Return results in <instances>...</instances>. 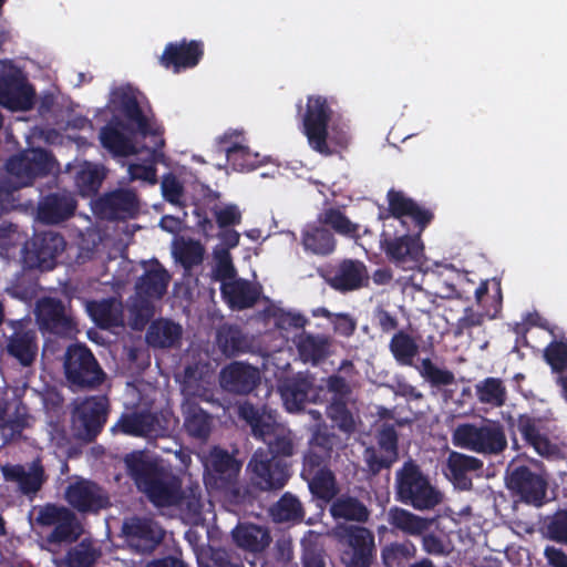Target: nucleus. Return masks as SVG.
<instances>
[{
    "mask_svg": "<svg viewBox=\"0 0 567 567\" xmlns=\"http://www.w3.org/2000/svg\"><path fill=\"white\" fill-rule=\"evenodd\" d=\"M125 465L137 489L145 494L154 506L173 507L178 504L182 480L171 467L142 454L127 455Z\"/></svg>",
    "mask_w": 567,
    "mask_h": 567,
    "instance_id": "nucleus-1",
    "label": "nucleus"
},
{
    "mask_svg": "<svg viewBox=\"0 0 567 567\" xmlns=\"http://www.w3.org/2000/svg\"><path fill=\"white\" fill-rule=\"evenodd\" d=\"M111 102L115 111L123 116L126 131L144 138H151L152 145L146 150L152 158L155 161L164 158L165 130L163 125L144 113L137 99V92L131 86L117 87L112 92Z\"/></svg>",
    "mask_w": 567,
    "mask_h": 567,
    "instance_id": "nucleus-2",
    "label": "nucleus"
},
{
    "mask_svg": "<svg viewBox=\"0 0 567 567\" xmlns=\"http://www.w3.org/2000/svg\"><path fill=\"white\" fill-rule=\"evenodd\" d=\"M205 484L208 488L221 492L235 505L250 503L248 487L239 485L238 476L241 463L227 450L219 446L210 449L205 458Z\"/></svg>",
    "mask_w": 567,
    "mask_h": 567,
    "instance_id": "nucleus-3",
    "label": "nucleus"
},
{
    "mask_svg": "<svg viewBox=\"0 0 567 567\" xmlns=\"http://www.w3.org/2000/svg\"><path fill=\"white\" fill-rule=\"evenodd\" d=\"M238 415L250 426L252 436L267 445L265 452L269 453V457L287 461L295 454L291 431L279 424L271 413L244 402L238 408Z\"/></svg>",
    "mask_w": 567,
    "mask_h": 567,
    "instance_id": "nucleus-4",
    "label": "nucleus"
},
{
    "mask_svg": "<svg viewBox=\"0 0 567 567\" xmlns=\"http://www.w3.org/2000/svg\"><path fill=\"white\" fill-rule=\"evenodd\" d=\"M395 499L416 511H430L442 501L440 491L412 458L406 460L395 473Z\"/></svg>",
    "mask_w": 567,
    "mask_h": 567,
    "instance_id": "nucleus-5",
    "label": "nucleus"
},
{
    "mask_svg": "<svg viewBox=\"0 0 567 567\" xmlns=\"http://www.w3.org/2000/svg\"><path fill=\"white\" fill-rule=\"evenodd\" d=\"M452 443L484 456L505 452L508 442L504 425L497 420L483 419L481 423H461L452 432Z\"/></svg>",
    "mask_w": 567,
    "mask_h": 567,
    "instance_id": "nucleus-6",
    "label": "nucleus"
},
{
    "mask_svg": "<svg viewBox=\"0 0 567 567\" xmlns=\"http://www.w3.org/2000/svg\"><path fill=\"white\" fill-rule=\"evenodd\" d=\"M63 369L66 381L74 389L94 390L105 380V372L84 343H73L66 348Z\"/></svg>",
    "mask_w": 567,
    "mask_h": 567,
    "instance_id": "nucleus-7",
    "label": "nucleus"
},
{
    "mask_svg": "<svg viewBox=\"0 0 567 567\" xmlns=\"http://www.w3.org/2000/svg\"><path fill=\"white\" fill-rule=\"evenodd\" d=\"M35 524L41 527H53L44 538L45 543L52 546L75 543L82 534V526L75 513L55 503H45L37 508Z\"/></svg>",
    "mask_w": 567,
    "mask_h": 567,
    "instance_id": "nucleus-8",
    "label": "nucleus"
},
{
    "mask_svg": "<svg viewBox=\"0 0 567 567\" xmlns=\"http://www.w3.org/2000/svg\"><path fill=\"white\" fill-rule=\"evenodd\" d=\"M332 113L327 97L322 95L308 96L302 116V132L309 146L323 156H331L337 152L328 142L329 122L332 118Z\"/></svg>",
    "mask_w": 567,
    "mask_h": 567,
    "instance_id": "nucleus-9",
    "label": "nucleus"
},
{
    "mask_svg": "<svg viewBox=\"0 0 567 567\" xmlns=\"http://www.w3.org/2000/svg\"><path fill=\"white\" fill-rule=\"evenodd\" d=\"M252 487L260 492L282 489L291 477V463L269 457V453L258 449L247 464Z\"/></svg>",
    "mask_w": 567,
    "mask_h": 567,
    "instance_id": "nucleus-10",
    "label": "nucleus"
},
{
    "mask_svg": "<svg viewBox=\"0 0 567 567\" xmlns=\"http://www.w3.org/2000/svg\"><path fill=\"white\" fill-rule=\"evenodd\" d=\"M53 155L44 148H31L11 156L6 169L14 188L32 185L35 178L49 175L54 166Z\"/></svg>",
    "mask_w": 567,
    "mask_h": 567,
    "instance_id": "nucleus-11",
    "label": "nucleus"
},
{
    "mask_svg": "<svg viewBox=\"0 0 567 567\" xmlns=\"http://www.w3.org/2000/svg\"><path fill=\"white\" fill-rule=\"evenodd\" d=\"M507 489L523 503L540 507L545 504L547 480L525 464L511 463L505 472Z\"/></svg>",
    "mask_w": 567,
    "mask_h": 567,
    "instance_id": "nucleus-12",
    "label": "nucleus"
},
{
    "mask_svg": "<svg viewBox=\"0 0 567 567\" xmlns=\"http://www.w3.org/2000/svg\"><path fill=\"white\" fill-rule=\"evenodd\" d=\"M34 89L18 68L0 72V105L10 111H29L34 103Z\"/></svg>",
    "mask_w": 567,
    "mask_h": 567,
    "instance_id": "nucleus-13",
    "label": "nucleus"
},
{
    "mask_svg": "<svg viewBox=\"0 0 567 567\" xmlns=\"http://www.w3.org/2000/svg\"><path fill=\"white\" fill-rule=\"evenodd\" d=\"M506 423L509 430L516 427L525 444L533 447L538 455L547 458L559 455L560 449L548 437V432L542 417L522 413L517 417L508 415Z\"/></svg>",
    "mask_w": 567,
    "mask_h": 567,
    "instance_id": "nucleus-14",
    "label": "nucleus"
},
{
    "mask_svg": "<svg viewBox=\"0 0 567 567\" xmlns=\"http://www.w3.org/2000/svg\"><path fill=\"white\" fill-rule=\"evenodd\" d=\"M110 410L106 395L86 396L75 404L73 423L87 440H94L103 430Z\"/></svg>",
    "mask_w": 567,
    "mask_h": 567,
    "instance_id": "nucleus-15",
    "label": "nucleus"
},
{
    "mask_svg": "<svg viewBox=\"0 0 567 567\" xmlns=\"http://www.w3.org/2000/svg\"><path fill=\"white\" fill-rule=\"evenodd\" d=\"M35 316L39 327L58 336H69L76 331V321L72 310L65 303L54 297H43L38 300Z\"/></svg>",
    "mask_w": 567,
    "mask_h": 567,
    "instance_id": "nucleus-16",
    "label": "nucleus"
},
{
    "mask_svg": "<svg viewBox=\"0 0 567 567\" xmlns=\"http://www.w3.org/2000/svg\"><path fill=\"white\" fill-rule=\"evenodd\" d=\"M64 498L73 509L84 514H96L111 506L107 492L86 478H78L70 483L65 488Z\"/></svg>",
    "mask_w": 567,
    "mask_h": 567,
    "instance_id": "nucleus-17",
    "label": "nucleus"
},
{
    "mask_svg": "<svg viewBox=\"0 0 567 567\" xmlns=\"http://www.w3.org/2000/svg\"><path fill=\"white\" fill-rule=\"evenodd\" d=\"M381 247L389 261L396 268L414 270L422 266L424 258V245L419 231L415 235H403L384 239Z\"/></svg>",
    "mask_w": 567,
    "mask_h": 567,
    "instance_id": "nucleus-18",
    "label": "nucleus"
},
{
    "mask_svg": "<svg viewBox=\"0 0 567 567\" xmlns=\"http://www.w3.org/2000/svg\"><path fill=\"white\" fill-rule=\"evenodd\" d=\"M347 548L342 555L346 567H371L375 557L374 535L365 527L350 525L344 528Z\"/></svg>",
    "mask_w": 567,
    "mask_h": 567,
    "instance_id": "nucleus-19",
    "label": "nucleus"
},
{
    "mask_svg": "<svg viewBox=\"0 0 567 567\" xmlns=\"http://www.w3.org/2000/svg\"><path fill=\"white\" fill-rule=\"evenodd\" d=\"M65 248L64 237L55 231L37 233L25 246V258L31 267L51 270L56 265V258Z\"/></svg>",
    "mask_w": 567,
    "mask_h": 567,
    "instance_id": "nucleus-20",
    "label": "nucleus"
},
{
    "mask_svg": "<svg viewBox=\"0 0 567 567\" xmlns=\"http://www.w3.org/2000/svg\"><path fill=\"white\" fill-rule=\"evenodd\" d=\"M203 56V41L182 39L178 42H168L158 62L163 68L179 73L197 66Z\"/></svg>",
    "mask_w": 567,
    "mask_h": 567,
    "instance_id": "nucleus-21",
    "label": "nucleus"
},
{
    "mask_svg": "<svg viewBox=\"0 0 567 567\" xmlns=\"http://www.w3.org/2000/svg\"><path fill=\"white\" fill-rule=\"evenodd\" d=\"M260 383V372L257 368L243 362L233 361L219 372L220 388L231 394L247 395Z\"/></svg>",
    "mask_w": 567,
    "mask_h": 567,
    "instance_id": "nucleus-22",
    "label": "nucleus"
},
{
    "mask_svg": "<svg viewBox=\"0 0 567 567\" xmlns=\"http://www.w3.org/2000/svg\"><path fill=\"white\" fill-rule=\"evenodd\" d=\"M122 532L137 553L153 551L163 539V530L150 518L132 517L123 523Z\"/></svg>",
    "mask_w": 567,
    "mask_h": 567,
    "instance_id": "nucleus-23",
    "label": "nucleus"
},
{
    "mask_svg": "<svg viewBox=\"0 0 567 567\" xmlns=\"http://www.w3.org/2000/svg\"><path fill=\"white\" fill-rule=\"evenodd\" d=\"M369 280L367 266L357 259L342 260L326 277L329 287L342 293L368 287Z\"/></svg>",
    "mask_w": 567,
    "mask_h": 567,
    "instance_id": "nucleus-24",
    "label": "nucleus"
},
{
    "mask_svg": "<svg viewBox=\"0 0 567 567\" xmlns=\"http://www.w3.org/2000/svg\"><path fill=\"white\" fill-rule=\"evenodd\" d=\"M336 435L327 431H316L302 457L301 476L330 468Z\"/></svg>",
    "mask_w": 567,
    "mask_h": 567,
    "instance_id": "nucleus-25",
    "label": "nucleus"
},
{
    "mask_svg": "<svg viewBox=\"0 0 567 567\" xmlns=\"http://www.w3.org/2000/svg\"><path fill=\"white\" fill-rule=\"evenodd\" d=\"M4 481L16 483L21 494L32 498L47 482L44 467L40 458L34 460L27 471L21 464H6L1 467Z\"/></svg>",
    "mask_w": 567,
    "mask_h": 567,
    "instance_id": "nucleus-26",
    "label": "nucleus"
},
{
    "mask_svg": "<svg viewBox=\"0 0 567 567\" xmlns=\"http://www.w3.org/2000/svg\"><path fill=\"white\" fill-rule=\"evenodd\" d=\"M116 426L126 435L145 439L164 436L167 432L163 420L150 411L124 413L118 419Z\"/></svg>",
    "mask_w": 567,
    "mask_h": 567,
    "instance_id": "nucleus-27",
    "label": "nucleus"
},
{
    "mask_svg": "<svg viewBox=\"0 0 567 567\" xmlns=\"http://www.w3.org/2000/svg\"><path fill=\"white\" fill-rule=\"evenodd\" d=\"M386 198L391 216L396 219L409 217L417 228L419 235L424 231L434 218V214L430 209L421 207L402 190L391 188L386 194Z\"/></svg>",
    "mask_w": 567,
    "mask_h": 567,
    "instance_id": "nucleus-28",
    "label": "nucleus"
},
{
    "mask_svg": "<svg viewBox=\"0 0 567 567\" xmlns=\"http://www.w3.org/2000/svg\"><path fill=\"white\" fill-rule=\"evenodd\" d=\"M76 205L74 196L69 192L49 193L38 203L37 217L41 223L55 225L71 218Z\"/></svg>",
    "mask_w": 567,
    "mask_h": 567,
    "instance_id": "nucleus-29",
    "label": "nucleus"
},
{
    "mask_svg": "<svg viewBox=\"0 0 567 567\" xmlns=\"http://www.w3.org/2000/svg\"><path fill=\"white\" fill-rule=\"evenodd\" d=\"M97 207L111 220L134 217L138 212L136 194L131 189H115L97 200Z\"/></svg>",
    "mask_w": 567,
    "mask_h": 567,
    "instance_id": "nucleus-30",
    "label": "nucleus"
},
{
    "mask_svg": "<svg viewBox=\"0 0 567 567\" xmlns=\"http://www.w3.org/2000/svg\"><path fill=\"white\" fill-rule=\"evenodd\" d=\"M483 461L460 452L452 451L446 460L445 476L460 491H470L473 487L471 473L481 471Z\"/></svg>",
    "mask_w": 567,
    "mask_h": 567,
    "instance_id": "nucleus-31",
    "label": "nucleus"
},
{
    "mask_svg": "<svg viewBox=\"0 0 567 567\" xmlns=\"http://www.w3.org/2000/svg\"><path fill=\"white\" fill-rule=\"evenodd\" d=\"M124 131H126L124 122L116 117L100 131L101 145L115 157H127L138 153L133 138L126 135Z\"/></svg>",
    "mask_w": 567,
    "mask_h": 567,
    "instance_id": "nucleus-32",
    "label": "nucleus"
},
{
    "mask_svg": "<svg viewBox=\"0 0 567 567\" xmlns=\"http://www.w3.org/2000/svg\"><path fill=\"white\" fill-rule=\"evenodd\" d=\"M494 295L492 297L491 307L488 309L474 310L473 307H466L463 315L454 324V336L461 337L465 332H470L473 328L481 327L485 319H494L502 309V287L501 281L493 279Z\"/></svg>",
    "mask_w": 567,
    "mask_h": 567,
    "instance_id": "nucleus-33",
    "label": "nucleus"
},
{
    "mask_svg": "<svg viewBox=\"0 0 567 567\" xmlns=\"http://www.w3.org/2000/svg\"><path fill=\"white\" fill-rule=\"evenodd\" d=\"M313 380L311 375L301 373L285 380L280 386V393L289 412L301 411L305 404L311 401Z\"/></svg>",
    "mask_w": 567,
    "mask_h": 567,
    "instance_id": "nucleus-34",
    "label": "nucleus"
},
{
    "mask_svg": "<svg viewBox=\"0 0 567 567\" xmlns=\"http://www.w3.org/2000/svg\"><path fill=\"white\" fill-rule=\"evenodd\" d=\"M298 357L303 363L318 365L330 354L331 341L326 334L302 331L293 338Z\"/></svg>",
    "mask_w": 567,
    "mask_h": 567,
    "instance_id": "nucleus-35",
    "label": "nucleus"
},
{
    "mask_svg": "<svg viewBox=\"0 0 567 567\" xmlns=\"http://www.w3.org/2000/svg\"><path fill=\"white\" fill-rule=\"evenodd\" d=\"M231 538L238 548L252 554L264 551L271 543L266 527L249 523H239L231 530Z\"/></svg>",
    "mask_w": 567,
    "mask_h": 567,
    "instance_id": "nucleus-36",
    "label": "nucleus"
},
{
    "mask_svg": "<svg viewBox=\"0 0 567 567\" xmlns=\"http://www.w3.org/2000/svg\"><path fill=\"white\" fill-rule=\"evenodd\" d=\"M220 291L223 298L233 310L249 309L257 303L260 297L259 288L245 279L224 282Z\"/></svg>",
    "mask_w": 567,
    "mask_h": 567,
    "instance_id": "nucleus-37",
    "label": "nucleus"
},
{
    "mask_svg": "<svg viewBox=\"0 0 567 567\" xmlns=\"http://www.w3.org/2000/svg\"><path fill=\"white\" fill-rule=\"evenodd\" d=\"M331 502L329 512L336 520L363 524L370 518L368 505L355 496L346 493L337 495Z\"/></svg>",
    "mask_w": 567,
    "mask_h": 567,
    "instance_id": "nucleus-38",
    "label": "nucleus"
},
{
    "mask_svg": "<svg viewBox=\"0 0 567 567\" xmlns=\"http://www.w3.org/2000/svg\"><path fill=\"white\" fill-rule=\"evenodd\" d=\"M7 353L23 367H29L38 354L37 334L33 330L17 329L8 338Z\"/></svg>",
    "mask_w": 567,
    "mask_h": 567,
    "instance_id": "nucleus-39",
    "label": "nucleus"
},
{
    "mask_svg": "<svg viewBox=\"0 0 567 567\" xmlns=\"http://www.w3.org/2000/svg\"><path fill=\"white\" fill-rule=\"evenodd\" d=\"M301 245L307 252L328 256L334 251L337 240L321 224H308L301 231Z\"/></svg>",
    "mask_w": 567,
    "mask_h": 567,
    "instance_id": "nucleus-40",
    "label": "nucleus"
},
{
    "mask_svg": "<svg viewBox=\"0 0 567 567\" xmlns=\"http://www.w3.org/2000/svg\"><path fill=\"white\" fill-rule=\"evenodd\" d=\"M231 134H224L218 143L220 151L226 153L227 163L236 172H249L258 168L262 161L259 154L252 153L247 146L229 143Z\"/></svg>",
    "mask_w": 567,
    "mask_h": 567,
    "instance_id": "nucleus-41",
    "label": "nucleus"
},
{
    "mask_svg": "<svg viewBox=\"0 0 567 567\" xmlns=\"http://www.w3.org/2000/svg\"><path fill=\"white\" fill-rule=\"evenodd\" d=\"M216 344L227 358H235L250 350V341L237 324L225 323L217 329Z\"/></svg>",
    "mask_w": 567,
    "mask_h": 567,
    "instance_id": "nucleus-42",
    "label": "nucleus"
},
{
    "mask_svg": "<svg viewBox=\"0 0 567 567\" xmlns=\"http://www.w3.org/2000/svg\"><path fill=\"white\" fill-rule=\"evenodd\" d=\"M171 280L168 271L155 260L136 282V291L140 296L161 299L167 291Z\"/></svg>",
    "mask_w": 567,
    "mask_h": 567,
    "instance_id": "nucleus-43",
    "label": "nucleus"
},
{
    "mask_svg": "<svg viewBox=\"0 0 567 567\" xmlns=\"http://www.w3.org/2000/svg\"><path fill=\"white\" fill-rule=\"evenodd\" d=\"M386 522L393 528L410 536L423 535L431 525V520L413 514L412 512L392 506L386 512Z\"/></svg>",
    "mask_w": 567,
    "mask_h": 567,
    "instance_id": "nucleus-44",
    "label": "nucleus"
},
{
    "mask_svg": "<svg viewBox=\"0 0 567 567\" xmlns=\"http://www.w3.org/2000/svg\"><path fill=\"white\" fill-rule=\"evenodd\" d=\"M182 326L167 319L153 321L146 331V341L153 348H173L179 343Z\"/></svg>",
    "mask_w": 567,
    "mask_h": 567,
    "instance_id": "nucleus-45",
    "label": "nucleus"
},
{
    "mask_svg": "<svg viewBox=\"0 0 567 567\" xmlns=\"http://www.w3.org/2000/svg\"><path fill=\"white\" fill-rule=\"evenodd\" d=\"M213 426V416L198 403L188 402L184 409V427L186 433L197 440L209 437Z\"/></svg>",
    "mask_w": 567,
    "mask_h": 567,
    "instance_id": "nucleus-46",
    "label": "nucleus"
},
{
    "mask_svg": "<svg viewBox=\"0 0 567 567\" xmlns=\"http://www.w3.org/2000/svg\"><path fill=\"white\" fill-rule=\"evenodd\" d=\"M389 350L399 365L412 367L415 369V358L419 355L420 348L416 340L406 331L399 330L393 333Z\"/></svg>",
    "mask_w": 567,
    "mask_h": 567,
    "instance_id": "nucleus-47",
    "label": "nucleus"
},
{
    "mask_svg": "<svg viewBox=\"0 0 567 567\" xmlns=\"http://www.w3.org/2000/svg\"><path fill=\"white\" fill-rule=\"evenodd\" d=\"M269 515L275 523H300L303 520L305 509L296 495L286 492L269 508Z\"/></svg>",
    "mask_w": 567,
    "mask_h": 567,
    "instance_id": "nucleus-48",
    "label": "nucleus"
},
{
    "mask_svg": "<svg viewBox=\"0 0 567 567\" xmlns=\"http://www.w3.org/2000/svg\"><path fill=\"white\" fill-rule=\"evenodd\" d=\"M301 477L307 481L312 496L326 503L331 502L339 493L337 478L331 468L321 470Z\"/></svg>",
    "mask_w": 567,
    "mask_h": 567,
    "instance_id": "nucleus-49",
    "label": "nucleus"
},
{
    "mask_svg": "<svg viewBox=\"0 0 567 567\" xmlns=\"http://www.w3.org/2000/svg\"><path fill=\"white\" fill-rule=\"evenodd\" d=\"M87 311L92 320L101 329H109L122 324V310L113 298L89 302Z\"/></svg>",
    "mask_w": 567,
    "mask_h": 567,
    "instance_id": "nucleus-50",
    "label": "nucleus"
},
{
    "mask_svg": "<svg viewBox=\"0 0 567 567\" xmlns=\"http://www.w3.org/2000/svg\"><path fill=\"white\" fill-rule=\"evenodd\" d=\"M475 394L481 403L493 408H501L507 401V390L499 378L488 377L476 383Z\"/></svg>",
    "mask_w": 567,
    "mask_h": 567,
    "instance_id": "nucleus-51",
    "label": "nucleus"
},
{
    "mask_svg": "<svg viewBox=\"0 0 567 567\" xmlns=\"http://www.w3.org/2000/svg\"><path fill=\"white\" fill-rule=\"evenodd\" d=\"M416 555L415 545L406 539L392 542L381 548V560L384 567H406Z\"/></svg>",
    "mask_w": 567,
    "mask_h": 567,
    "instance_id": "nucleus-52",
    "label": "nucleus"
},
{
    "mask_svg": "<svg viewBox=\"0 0 567 567\" xmlns=\"http://www.w3.org/2000/svg\"><path fill=\"white\" fill-rule=\"evenodd\" d=\"M318 223L330 226L337 234L342 236L355 237L359 226L352 223L340 209L327 208L318 215Z\"/></svg>",
    "mask_w": 567,
    "mask_h": 567,
    "instance_id": "nucleus-53",
    "label": "nucleus"
},
{
    "mask_svg": "<svg viewBox=\"0 0 567 567\" xmlns=\"http://www.w3.org/2000/svg\"><path fill=\"white\" fill-rule=\"evenodd\" d=\"M350 401L330 400L327 405V416L341 432L351 434L355 431V421L349 408Z\"/></svg>",
    "mask_w": 567,
    "mask_h": 567,
    "instance_id": "nucleus-54",
    "label": "nucleus"
},
{
    "mask_svg": "<svg viewBox=\"0 0 567 567\" xmlns=\"http://www.w3.org/2000/svg\"><path fill=\"white\" fill-rule=\"evenodd\" d=\"M399 458L379 451L375 445L367 446L363 451L364 471L369 477L379 475L382 471H390Z\"/></svg>",
    "mask_w": 567,
    "mask_h": 567,
    "instance_id": "nucleus-55",
    "label": "nucleus"
},
{
    "mask_svg": "<svg viewBox=\"0 0 567 567\" xmlns=\"http://www.w3.org/2000/svg\"><path fill=\"white\" fill-rule=\"evenodd\" d=\"M415 370L433 388L446 386L455 382L452 371L439 368L430 358L422 359L419 365H415Z\"/></svg>",
    "mask_w": 567,
    "mask_h": 567,
    "instance_id": "nucleus-56",
    "label": "nucleus"
},
{
    "mask_svg": "<svg viewBox=\"0 0 567 567\" xmlns=\"http://www.w3.org/2000/svg\"><path fill=\"white\" fill-rule=\"evenodd\" d=\"M181 501L173 507H178L190 517H198L203 513V495L199 483L192 482L185 488L181 484Z\"/></svg>",
    "mask_w": 567,
    "mask_h": 567,
    "instance_id": "nucleus-57",
    "label": "nucleus"
},
{
    "mask_svg": "<svg viewBox=\"0 0 567 567\" xmlns=\"http://www.w3.org/2000/svg\"><path fill=\"white\" fill-rule=\"evenodd\" d=\"M544 360L553 372L567 371V337L554 339L544 349Z\"/></svg>",
    "mask_w": 567,
    "mask_h": 567,
    "instance_id": "nucleus-58",
    "label": "nucleus"
},
{
    "mask_svg": "<svg viewBox=\"0 0 567 567\" xmlns=\"http://www.w3.org/2000/svg\"><path fill=\"white\" fill-rule=\"evenodd\" d=\"M99 555L91 544L81 542L66 551L64 565L66 567H94Z\"/></svg>",
    "mask_w": 567,
    "mask_h": 567,
    "instance_id": "nucleus-59",
    "label": "nucleus"
},
{
    "mask_svg": "<svg viewBox=\"0 0 567 567\" xmlns=\"http://www.w3.org/2000/svg\"><path fill=\"white\" fill-rule=\"evenodd\" d=\"M104 175L96 168L87 166L75 175V186L83 197H90L97 193Z\"/></svg>",
    "mask_w": 567,
    "mask_h": 567,
    "instance_id": "nucleus-60",
    "label": "nucleus"
},
{
    "mask_svg": "<svg viewBox=\"0 0 567 567\" xmlns=\"http://www.w3.org/2000/svg\"><path fill=\"white\" fill-rule=\"evenodd\" d=\"M375 446L399 458V434L394 424L383 423L375 433Z\"/></svg>",
    "mask_w": 567,
    "mask_h": 567,
    "instance_id": "nucleus-61",
    "label": "nucleus"
},
{
    "mask_svg": "<svg viewBox=\"0 0 567 567\" xmlns=\"http://www.w3.org/2000/svg\"><path fill=\"white\" fill-rule=\"evenodd\" d=\"M175 256L179 264L189 270L203 262L204 247L198 241L189 240L175 251Z\"/></svg>",
    "mask_w": 567,
    "mask_h": 567,
    "instance_id": "nucleus-62",
    "label": "nucleus"
},
{
    "mask_svg": "<svg viewBox=\"0 0 567 567\" xmlns=\"http://www.w3.org/2000/svg\"><path fill=\"white\" fill-rule=\"evenodd\" d=\"M549 539L567 545V509L557 511L546 525Z\"/></svg>",
    "mask_w": 567,
    "mask_h": 567,
    "instance_id": "nucleus-63",
    "label": "nucleus"
},
{
    "mask_svg": "<svg viewBox=\"0 0 567 567\" xmlns=\"http://www.w3.org/2000/svg\"><path fill=\"white\" fill-rule=\"evenodd\" d=\"M28 426V417L25 414H18L13 419H4L0 425V435L3 445L9 444L13 440L21 436L23 430Z\"/></svg>",
    "mask_w": 567,
    "mask_h": 567,
    "instance_id": "nucleus-64",
    "label": "nucleus"
}]
</instances>
